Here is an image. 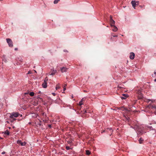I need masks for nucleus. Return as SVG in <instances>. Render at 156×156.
I'll use <instances>...</instances> for the list:
<instances>
[{"label": "nucleus", "instance_id": "nucleus-18", "mask_svg": "<svg viewBox=\"0 0 156 156\" xmlns=\"http://www.w3.org/2000/svg\"><path fill=\"white\" fill-rule=\"evenodd\" d=\"M86 154L87 155H89L90 154V151L89 150H86Z\"/></svg>", "mask_w": 156, "mask_h": 156}, {"label": "nucleus", "instance_id": "nucleus-40", "mask_svg": "<svg viewBox=\"0 0 156 156\" xmlns=\"http://www.w3.org/2000/svg\"><path fill=\"white\" fill-rule=\"evenodd\" d=\"M48 127H50V128H51V125H48Z\"/></svg>", "mask_w": 156, "mask_h": 156}, {"label": "nucleus", "instance_id": "nucleus-10", "mask_svg": "<svg viewBox=\"0 0 156 156\" xmlns=\"http://www.w3.org/2000/svg\"><path fill=\"white\" fill-rule=\"evenodd\" d=\"M68 69L67 68L64 67L61 68H60L61 70L62 73L66 72Z\"/></svg>", "mask_w": 156, "mask_h": 156}, {"label": "nucleus", "instance_id": "nucleus-16", "mask_svg": "<svg viewBox=\"0 0 156 156\" xmlns=\"http://www.w3.org/2000/svg\"><path fill=\"white\" fill-rule=\"evenodd\" d=\"M4 134L9 135V132L8 130H6L4 132Z\"/></svg>", "mask_w": 156, "mask_h": 156}, {"label": "nucleus", "instance_id": "nucleus-31", "mask_svg": "<svg viewBox=\"0 0 156 156\" xmlns=\"http://www.w3.org/2000/svg\"><path fill=\"white\" fill-rule=\"evenodd\" d=\"M42 115H44V116H45V117H46V115H44V113H42Z\"/></svg>", "mask_w": 156, "mask_h": 156}, {"label": "nucleus", "instance_id": "nucleus-30", "mask_svg": "<svg viewBox=\"0 0 156 156\" xmlns=\"http://www.w3.org/2000/svg\"><path fill=\"white\" fill-rule=\"evenodd\" d=\"M52 94L54 96H55L56 95V94L54 93H52Z\"/></svg>", "mask_w": 156, "mask_h": 156}, {"label": "nucleus", "instance_id": "nucleus-6", "mask_svg": "<svg viewBox=\"0 0 156 156\" xmlns=\"http://www.w3.org/2000/svg\"><path fill=\"white\" fill-rule=\"evenodd\" d=\"M151 106V104H150L148 105L145 108L144 110V111L147 112H151V109L150 106Z\"/></svg>", "mask_w": 156, "mask_h": 156}, {"label": "nucleus", "instance_id": "nucleus-43", "mask_svg": "<svg viewBox=\"0 0 156 156\" xmlns=\"http://www.w3.org/2000/svg\"><path fill=\"white\" fill-rule=\"evenodd\" d=\"M86 112V110H85L84 111V112H83V113H85Z\"/></svg>", "mask_w": 156, "mask_h": 156}, {"label": "nucleus", "instance_id": "nucleus-14", "mask_svg": "<svg viewBox=\"0 0 156 156\" xmlns=\"http://www.w3.org/2000/svg\"><path fill=\"white\" fill-rule=\"evenodd\" d=\"M106 131L108 132H109V131L110 132V133L109 134V135H110V136H111V135L112 134V132L113 131V130H112V128H109Z\"/></svg>", "mask_w": 156, "mask_h": 156}, {"label": "nucleus", "instance_id": "nucleus-8", "mask_svg": "<svg viewBox=\"0 0 156 156\" xmlns=\"http://www.w3.org/2000/svg\"><path fill=\"white\" fill-rule=\"evenodd\" d=\"M17 143L18 144H20L22 146H25L26 144L25 142H22L21 140H18Z\"/></svg>", "mask_w": 156, "mask_h": 156}, {"label": "nucleus", "instance_id": "nucleus-1", "mask_svg": "<svg viewBox=\"0 0 156 156\" xmlns=\"http://www.w3.org/2000/svg\"><path fill=\"white\" fill-rule=\"evenodd\" d=\"M134 128L138 132V133L139 134H143V130L144 127L142 125H136L135 126Z\"/></svg>", "mask_w": 156, "mask_h": 156}, {"label": "nucleus", "instance_id": "nucleus-34", "mask_svg": "<svg viewBox=\"0 0 156 156\" xmlns=\"http://www.w3.org/2000/svg\"><path fill=\"white\" fill-rule=\"evenodd\" d=\"M151 101L152 102H153V100H150V99H149V100H148V102H149V101Z\"/></svg>", "mask_w": 156, "mask_h": 156}, {"label": "nucleus", "instance_id": "nucleus-9", "mask_svg": "<svg viewBox=\"0 0 156 156\" xmlns=\"http://www.w3.org/2000/svg\"><path fill=\"white\" fill-rule=\"evenodd\" d=\"M135 57V54L133 52H131L130 53L129 58L131 59H133Z\"/></svg>", "mask_w": 156, "mask_h": 156}, {"label": "nucleus", "instance_id": "nucleus-32", "mask_svg": "<svg viewBox=\"0 0 156 156\" xmlns=\"http://www.w3.org/2000/svg\"><path fill=\"white\" fill-rule=\"evenodd\" d=\"M30 73H31V71H29L28 72V73H27V74H30Z\"/></svg>", "mask_w": 156, "mask_h": 156}, {"label": "nucleus", "instance_id": "nucleus-23", "mask_svg": "<svg viewBox=\"0 0 156 156\" xmlns=\"http://www.w3.org/2000/svg\"><path fill=\"white\" fill-rule=\"evenodd\" d=\"M60 88V87L59 85H56V87L55 89H56V90H57L58 89H59Z\"/></svg>", "mask_w": 156, "mask_h": 156}, {"label": "nucleus", "instance_id": "nucleus-49", "mask_svg": "<svg viewBox=\"0 0 156 156\" xmlns=\"http://www.w3.org/2000/svg\"><path fill=\"white\" fill-rule=\"evenodd\" d=\"M29 124H31V123L30 122H29Z\"/></svg>", "mask_w": 156, "mask_h": 156}, {"label": "nucleus", "instance_id": "nucleus-7", "mask_svg": "<svg viewBox=\"0 0 156 156\" xmlns=\"http://www.w3.org/2000/svg\"><path fill=\"white\" fill-rule=\"evenodd\" d=\"M110 25L112 27L114 25L115 23V21L112 19V17L111 16H110Z\"/></svg>", "mask_w": 156, "mask_h": 156}, {"label": "nucleus", "instance_id": "nucleus-33", "mask_svg": "<svg viewBox=\"0 0 156 156\" xmlns=\"http://www.w3.org/2000/svg\"><path fill=\"white\" fill-rule=\"evenodd\" d=\"M118 87L119 88H122V87H121L119 85H118Z\"/></svg>", "mask_w": 156, "mask_h": 156}, {"label": "nucleus", "instance_id": "nucleus-15", "mask_svg": "<svg viewBox=\"0 0 156 156\" xmlns=\"http://www.w3.org/2000/svg\"><path fill=\"white\" fill-rule=\"evenodd\" d=\"M113 27H114V28L112 29V30L114 32L117 31L118 29L117 27L115 25L113 26Z\"/></svg>", "mask_w": 156, "mask_h": 156}, {"label": "nucleus", "instance_id": "nucleus-3", "mask_svg": "<svg viewBox=\"0 0 156 156\" xmlns=\"http://www.w3.org/2000/svg\"><path fill=\"white\" fill-rule=\"evenodd\" d=\"M151 109V112H154L155 115H156V105H152L151 104V106L150 107Z\"/></svg>", "mask_w": 156, "mask_h": 156}, {"label": "nucleus", "instance_id": "nucleus-44", "mask_svg": "<svg viewBox=\"0 0 156 156\" xmlns=\"http://www.w3.org/2000/svg\"><path fill=\"white\" fill-rule=\"evenodd\" d=\"M154 73L155 75H156V72H154Z\"/></svg>", "mask_w": 156, "mask_h": 156}, {"label": "nucleus", "instance_id": "nucleus-4", "mask_svg": "<svg viewBox=\"0 0 156 156\" xmlns=\"http://www.w3.org/2000/svg\"><path fill=\"white\" fill-rule=\"evenodd\" d=\"M131 3L133 7L135 9L136 6L139 5V2L138 1H132L131 2Z\"/></svg>", "mask_w": 156, "mask_h": 156}, {"label": "nucleus", "instance_id": "nucleus-12", "mask_svg": "<svg viewBox=\"0 0 156 156\" xmlns=\"http://www.w3.org/2000/svg\"><path fill=\"white\" fill-rule=\"evenodd\" d=\"M56 70H54L52 69H51V72L50 73V75H53L55 74L56 73Z\"/></svg>", "mask_w": 156, "mask_h": 156}, {"label": "nucleus", "instance_id": "nucleus-35", "mask_svg": "<svg viewBox=\"0 0 156 156\" xmlns=\"http://www.w3.org/2000/svg\"><path fill=\"white\" fill-rule=\"evenodd\" d=\"M5 152L3 151V152H2V154H5Z\"/></svg>", "mask_w": 156, "mask_h": 156}, {"label": "nucleus", "instance_id": "nucleus-19", "mask_svg": "<svg viewBox=\"0 0 156 156\" xmlns=\"http://www.w3.org/2000/svg\"><path fill=\"white\" fill-rule=\"evenodd\" d=\"M34 93L33 92H30L29 94V95L31 96H33L34 95Z\"/></svg>", "mask_w": 156, "mask_h": 156}, {"label": "nucleus", "instance_id": "nucleus-41", "mask_svg": "<svg viewBox=\"0 0 156 156\" xmlns=\"http://www.w3.org/2000/svg\"><path fill=\"white\" fill-rule=\"evenodd\" d=\"M66 90V88H63V90L64 91L65 90Z\"/></svg>", "mask_w": 156, "mask_h": 156}, {"label": "nucleus", "instance_id": "nucleus-17", "mask_svg": "<svg viewBox=\"0 0 156 156\" xmlns=\"http://www.w3.org/2000/svg\"><path fill=\"white\" fill-rule=\"evenodd\" d=\"M138 98L139 99H141L143 97V95L142 94H140V95H138Z\"/></svg>", "mask_w": 156, "mask_h": 156}, {"label": "nucleus", "instance_id": "nucleus-5", "mask_svg": "<svg viewBox=\"0 0 156 156\" xmlns=\"http://www.w3.org/2000/svg\"><path fill=\"white\" fill-rule=\"evenodd\" d=\"M6 40L9 46L10 47H12L13 46V44L12 41L11 40L10 38H7Z\"/></svg>", "mask_w": 156, "mask_h": 156}, {"label": "nucleus", "instance_id": "nucleus-42", "mask_svg": "<svg viewBox=\"0 0 156 156\" xmlns=\"http://www.w3.org/2000/svg\"><path fill=\"white\" fill-rule=\"evenodd\" d=\"M81 101H82L83 102V98H82Z\"/></svg>", "mask_w": 156, "mask_h": 156}, {"label": "nucleus", "instance_id": "nucleus-26", "mask_svg": "<svg viewBox=\"0 0 156 156\" xmlns=\"http://www.w3.org/2000/svg\"><path fill=\"white\" fill-rule=\"evenodd\" d=\"M137 94L138 95H140V94H142V93H141V91H138L137 92Z\"/></svg>", "mask_w": 156, "mask_h": 156}, {"label": "nucleus", "instance_id": "nucleus-25", "mask_svg": "<svg viewBox=\"0 0 156 156\" xmlns=\"http://www.w3.org/2000/svg\"><path fill=\"white\" fill-rule=\"evenodd\" d=\"M122 96H124L125 98H127L128 97L127 94H123Z\"/></svg>", "mask_w": 156, "mask_h": 156}, {"label": "nucleus", "instance_id": "nucleus-29", "mask_svg": "<svg viewBox=\"0 0 156 156\" xmlns=\"http://www.w3.org/2000/svg\"><path fill=\"white\" fill-rule=\"evenodd\" d=\"M105 132V130H102L101 131V133H103Z\"/></svg>", "mask_w": 156, "mask_h": 156}, {"label": "nucleus", "instance_id": "nucleus-24", "mask_svg": "<svg viewBox=\"0 0 156 156\" xmlns=\"http://www.w3.org/2000/svg\"><path fill=\"white\" fill-rule=\"evenodd\" d=\"M66 148L67 150H69L70 149V147L69 146H66Z\"/></svg>", "mask_w": 156, "mask_h": 156}, {"label": "nucleus", "instance_id": "nucleus-45", "mask_svg": "<svg viewBox=\"0 0 156 156\" xmlns=\"http://www.w3.org/2000/svg\"><path fill=\"white\" fill-rule=\"evenodd\" d=\"M154 81L155 82H156V78L154 80Z\"/></svg>", "mask_w": 156, "mask_h": 156}, {"label": "nucleus", "instance_id": "nucleus-48", "mask_svg": "<svg viewBox=\"0 0 156 156\" xmlns=\"http://www.w3.org/2000/svg\"><path fill=\"white\" fill-rule=\"evenodd\" d=\"M34 71L36 73V70H34Z\"/></svg>", "mask_w": 156, "mask_h": 156}, {"label": "nucleus", "instance_id": "nucleus-2", "mask_svg": "<svg viewBox=\"0 0 156 156\" xmlns=\"http://www.w3.org/2000/svg\"><path fill=\"white\" fill-rule=\"evenodd\" d=\"M11 115L9 117L10 118H13L14 117H17L20 115V114L17 112H13L10 114ZM20 116H22V115H21Z\"/></svg>", "mask_w": 156, "mask_h": 156}, {"label": "nucleus", "instance_id": "nucleus-39", "mask_svg": "<svg viewBox=\"0 0 156 156\" xmlns=\"http://www.w3.org/2000/svg\"><path fill=\"white\" fill-rule=\"evenodd\" d=\"M122 99H126V98H124V97H122Z\"/></svg>", "mask_w": 156, "mask_h": 156}, {"label": "nucleus", "instance_id": "nucleus-22", "mask_svg": "<svg viewBox=\"0 0 156 156\" xmlns=\"http://www.w3.org/2000/svg\"><path fill=\"white\" fill-rule=\"evenodd\" d=\"M83 103L82 101H80L79 102V105L80 106H81L82 105H83Z\"/></svg>", "mask_w": 156, "mask_h": 156}, {"label": "nucleus", "instance_id": "nucleus-21", "mask_svg": "<svg viewBox=\"0 0 156 156\" xmlns=\"http://www.w3.org/2000/svg\"><path fill=\"white\" fill-rule=\"evenodd\" d=\"M143 141V140L142 139V138H141L139 140V142L140 144H142V141Z\"/></svg>", "mask_w": 156, "mask_h": 156}, {"label": "nucleus", "instance_id": "nucleus-52", "mask_svg": "<svg viewBox=\"0 0 156 156\" xmlns=\"http://www.w3.org/2000/svg\"><path fill=\"white\" fill-rule=\"evenodd\" d=\"M0 1H2V0H0Z\"/></svg>", "mask_w": 156, "mask_h": 156}, {"label": "nucleus", "instance_id": "nucleus-28", "mask_svg": "<svg viewBox=\"0 0 156 156\" xmlns=\"http://www.w3.org/2000/svg\"><path fill=\"white\" fill-rule=\"evenodd\" d=\"M112 36L113 37H117L118 36L117 35H113L112 34Z\"/></svg>", "mask_w": 156, "mask_h": 156}, {"label": "nucleus", "instance_id": "nucleus-47", "mask_svg": "<svg viewBox=\"0 0 156 156\" xmlns=\"http://www.w3.org/2000/svg\"><path fill=\"white\" fill-rule=\"evenodd\" d=\"M111 40H112V37L111 38Z\"/></svg>", "mask_w": 156, "mask_h": 156}, {"label": "nucleus", "instance_id": "nucleus-38", "mask_svg": "<svg viewBox=\"0 0 156 156\" xmlns=\"http://www.w3.org/2000/svg\"><path fill=\"white\" fill-rule=\"evenodd\" d=\"M17 50H18V48H15V51Z\"/></svg>", "mask_w": 156, "mask_h": 156}, {"label": "nucleus", "instance_id": "nucleus-51", "mask_svg": "<svg viewBox=\"0 0 156 156\" xmlns=\"http://www.w3.org/2000/svg\"><path fill=\"white\" fill-rule=\"evenodd\" d=\"M65 86H66V84L65 85Z\"/></svg>", "mask_w": 156, "mask_h": 156}, {"label": "nucleus", "instance_id": "nucleus-11", "mask_svg": "<svg viewBox=\"0 0 156 156\" xmlns=\"http://www.w3.org/2000/svg\"><path fill=\"white\" fill-rule=\"evenodd\" d=\"M42 87L44 88H46L47 87V83L46 81V80H45L44 81V82L43 83L42 85Z\"/></svg>", "mask_w": 156, "mask_h": 156}, {"label": "nucleus", "instance_id": "nucleus-27", "mask_svg": "<svg viewBox=\"0 0 156 156\" xmlns=\"http://www.w3.org/2000/svg\"><path fill=\"white\" fill-rule=\"evenodd\" d=\"M67 143L68 144H71L72 143V141L69 140L67 141Z\"/></svg>", "mask_w": 156, "mask_h": 156}, {"label": "nucleus", "instance_id": "nucleus-13", "mask_svg": "<svg viewBox=\"0 0 156 156\" xmlns=\"http://www.w3.org/2000/svg\"><path fill=\"white\" fill-rule=\"evenodd\" d=\"M124 120L125 121H127L128 122H129L130 120L129 118L127 116H124Z\"/></svg>", "mask_w": 156, "mask_h": 156}, {"label": "nucleus", "instance_id": "nucleus-36", "mask_svg": "<svg viewBox=\"0 0 156 156\" xmlns=\"http://www.w3.org/2000/svg\"><path fill=\"white\" fill-rule=\"evenodd\" d=\"M35 117H37V116H38V115L37 114H35Z\"/></svg>", "mask_w": 156, "mask_h": 156}, {"label": "nucleus", "instance_id": "nucleus-46", "mask_svg": "<svg viewBox=\"0 0 156 156\" xmlns=\"http://www.w3.org/2000/svg\"><path fill=\"white\" fill-rule=\"evenodd\" d=\"M73 95H72V98H73Z\"/></svg>", "mask_w": 156, "mask_h": 156}, {"label": "nucleus", "instance_id": "nucleus-37", "mask_svg": "<svg viewBox=\"0 0 156 156\" xmlns=\"http://www.w3.org/2000/svg\"><path fill=\"white\" fill-rule=\"evenodd\" d=\"M46 119L43 120V121H44V122H46Z\"/></svg>", "mask_w": 156, "mask_h": 156}, {"label": "nucleus", "instance_id": "nucleus-50", "mask_svg": "<svg viewBox=\"0 0 156 156\" xmlns=\"http://www.w3.org/2000/svg\"><path fill=\"white\" fill-rule=\"evenodd\" d=\"M65 86H66V84L65 85Z\"/></svg>", "mask_w": 156, "mask_h": 156}, {"label": "nucleus", "instance_id": "nucleus-20", "mask_svg": "<svg viewBox=\"0 0 156 156\" xmlns=\"http://www.w3.org/2000/svg\"><path fill=\"white\" fill-rule=\"evenodd\" d=\"M60 1L59 0H55L54 1V4H57V3H58V2Z\"/></svg>", "mask_w": 156, "mask_h": 156}]
</instances>
